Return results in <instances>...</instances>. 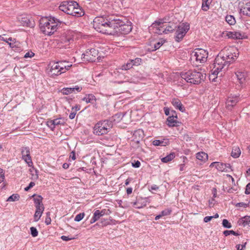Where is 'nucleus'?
Wrapping results in <instances>:
<instances>
[{
	"mask_svg": "<svg viewBox=\"0 0 250 250\" xmlns=\"http://www.w3.org/2000/svg\"><path fill=\"white\" fill-rule=\"evenodd\" d=\"M132 63L129 60L126 63H125L122 66V69L127 70L132 68Z\"/></svg>",
	"mask_w": 250,
	"mask_h": 250,
	"instance_id": "nucleus-41",
	"label": "nucleus"
},
{
	"mask_svg": "<svg viewBox=\"0 0 250 250\" xmlns=\"http://www.w3.org/2000/svg\"><path fill=\"white\" fill-rule=\"evenodd\" d=\"M4 179V171L2 168H0V183L2 182Z\"/></svg>",
	"mask_w": 250,
	"mask_h": 250,
	"instance_id": "nucleus-51",
	"label": "nucleus"
},
{
	"mask_svg": "<svg viewBox=\"0 0 250 250\" xmlns=\"http://www.w3.org/2000/svg\"><path fill=\"white\" fill-rule=\"evenodd\" d=\"M177 27V26L175 24L172 25H168L162 31V32L165 34H167L170 32H172L174 31Z\"/></svg>",
	"mask_w": 250,
	"mask_h": 250,
	"instance_id": "nucleus-25",
	"label": "nucleus"
},
{
	"mask_svg": "<svg viewBox=\"0 0 250 250\" xmlns=\"http://www.w3.org/2000/svg\"><path fill=\"white\" fill-rule=\"evenodd\" d=\"M235 74L240 83H242L245 80V73L244 72L238 71L235 73Z\"/></svg>",
	"mask_w": 250,
	"mask_h": 250,
	"instance_id": "nucleus-27",
	"label": "nucleus"
},
{
	"mask_svg": "<svg viewBox=\"0 0 250 250\" xmlns=\"http://www.w3.org/2000/svg\"><path fill=\"white\" fill-rule=\"evenodd\" d=\"M71 88L70 87L63 88L62 90V92L64 95H68L71 93Z\"/></svg>",
	"mask_w": 250,
	"mask_h": 250,
	"instance_id": "nucleus-52",
	"label": "nucleus"
},
{
	"mask_svg": "<svg viewBox=\"0 0 250 250\" xmlns=\"http://www.w3.org/2000/svg\"><path fill=\"white\" fill-rule=\"evenodd\" d=\"M34 53L32 51H29L25 53V54L24 56V58H32L34 56Z\"/></svg>",
	"mask_w": 250,
	"mask_h": 250,
	"instance_id": "nucleus-56",
	"label": "nucleus"
},
{
	"mask_svg": "<svg viewBox=\"0 0 250 250\" xmlns=\"http://www.w3.org/2000/svg\"><path fill=\"white\" fill-rule=\"evenodd\" d=\"M180 75L182 79H184L187 83L194 84L200 83L206 77L201 72L191 70L181 72Z\"/></svg>",
	"mask_w": 250,
	"mask_h": 250,
	"instance_id": "nucleus-4",
	"label": "nucleus"
},
{
	"mask_svg": "<svg viewBox=\"0 0 250 250\" xmlns=\"http://www.w3.org/2000/svg\"><path fill=\"white\" fill-rule=\"evenodd\" d=\"M208 57V51L202 48H196L192 53V57L195 58L196 61H199L200 63L206 62Z\"/></svg>",
	"mask_w": 250,
	"mask_h": 250,
	"instance_id": "nucleus-8",
	"label": "nucleus"
},
{
	"mask_svg": "<svg viewBox=\"0 0 250 250\" xmlns=\"http://www.w3.org/2000/svg\"><path fill=\"white\" fill-rule=\"evenodd\" d=\"M159 189V187L156 185H152L150 188H149V190L151 191L152 190H157Z\"/></svg>",
	"mask_w": 250,
	"mask_h": 250,
	"instance_id": "nucleus-60",
	"label": "nucleus"
},
{
	"mask_svg": "<svg viewBox=\"0 0 250 250\" xmlns=\"http://www.w3.org/2000/svg\"><path fill=\"white\" fill-rule=\"evenodd\" d=\"M62 22L53 17L42 19L40 22L41 31L45 35L50 36L58 29L59 24Z\"/></svg>",
	"mask_w": 250,
	"mask_h": 250,
	"instance_id": "nucleus-3",
	"label": "nucleus"
},
{
	"mask_svg": "<svg viewBox=\"0 0 250 250\" xmlns=\"http://www.w3.org/2000/svg\"><path fill=\"white\" fill-rule=\"evenodd\" d=\"M240 13L250 17V2L246 3L240 9Z\"/></svg>",
	"mask_w": 250,
	"mask_h": 250,
	"instance_id": "nucleus-17",
	"label": "nucleus"
},
{
	"mask_svg": "<svg viewBox=\"0 0 250 250\" xmlns=\"http://www.w3.org/2000/svg\"><path fill=\"white\" fill-rule=\"evenodd\" d=\"M159 20L161 24L169 22V16H166L163 18L159 19Z\"/></svg>",
	"mask_w": 250,
	"mask_h": 250,
	"instance_id": "nucleus-49",
	"label": "nucleus"
},
{
	"mask_svg": "<svg viewBox=\"0 0 250 250\" xmlns=\"http://www.w3.org/2000/svg\"><path fill=\"white\" fill-rule=\"evenodd\" d=\"M196 158L199 160L205 161L208 159V155L204 152H200L196 154Z\"/></svg>",
	"mask_w": 250,
	"mask_h": 250,
	"instance_id": "nucleus-28",
	"label": "nucleus"
},
{
	"mask_svg": "<svg viewBox=\"0 0 250 250\" xmlns=\"http://www.w3.org/2000/svg\"><path fill=\"white\" fill-rule=\"evenodd\" d=\"M225 36H226L228 38H232L233 39H243L247 38V36L244 33H242L240 32H228L226 31Z\"/></svg>",
	"mask_w": 250,
	"mask_h": 250,
	"instance_id": "nucleus-12",
	"label": "nucleus"
},
{
	"mask_svg": "<svg viewBox=\"0 0 250 250\" xmlns=\"http://www.w3.org/2000/svg\"><path fill=\"white\" fill-rule=\"evenodd\" d=\"M223 234L226 236H227L230 234H232L235 236L239 235V234L238 232L234 231L233 230H226L224 231Z\"/></svg>",
	"mask_w": 250,
	"mask_h": 250,
	"instance_id": "nucleus-39",
	"label": "nucleus"
},
{
	"mask_svg": "<svg viewBox=\"0 0 250 250\" xmlns=\"http://www.w3.org/2000/svg\"><path fill=\"white\" fill-rule=\"evenodd\" d=\"M117 15H110L96 17L93 27L99 32L108 34H127L132 30V26L130 21Z\"/></svg>",
	"mask_w": 250,
	"mask_h": 250,
	"instance_id": "nucleus-1",
	"label": "nucleus"
},
{
	"mask_svg": "<svg viewBox=\"0 0 250 250\" xmlns=\"http://www.w3.org/2000/svg\"><path fill=\"white\" fill-rule=\"evenodd\" d=\"M61 239L63 241H67L73 240L74 239V237H69V236L62 235L61 236Z\"/></svg>",
	"mask_w": 250,
	"mask_h": 250,
	"instance_id": "nucleus-59",
	"label": "nucleus"
},
{
	"mask_svg": "<svg viewBox=\"0 0 250 250\" xmlns=\"http://www.w3.org/2000/svg\"><path fill=\"white\" fill-rule=\"evenodd\" d=\"M214 164H216V168L218 171H221V172H227V169H226V163H220V162H213L211 164L210 167L214 165Z\"/></svg>",
	"mask_w": 250,
	"mask_h": 250,
	"instance_id": "nucleus-21",
	"label": "nucleus"
},
{
	"mask_svg": "<svg viewBox=\"0 0 250 250\" xmlns=\"http://www.w3.org/2000/svg\"><path fill=\"white\" fill-rule=\"evenodd\" d=\"M78 6V3L75 1H64L62 2L59 6V9L65 13L72 16L75 7Z\"/></svg>",
	"mask_w": 250,
	"mask_h": 250,
	"instance_id": "nucleus-7",
	"label": "nucleus"
},
{
	"mask_svg": "<svg viewBox=\"0 0 250 250\" xmlns=\"http://www.w3.org/2000/svg\"><path fill=\"white\" fill-rule=\"evenodd\" d=\"M84 215H85V214L84 212L80 213L77 214L74 218V221L76 222L80 221L81 220H82L83 219Z\"/></svg>",
	"mask_w": 250,
	"mask_h": 250,
	"instance_id": "nucleus-43",
	"label": "nucleus"
},
{
	"mask_svg": "<svg viewBox=\"0 0 250 250\" xmlns=\"http://www.w3.org/2000/svg\"><path fill=\"white\" fill-rule=\"evenodd\" d=\"M5 35H2L0 36V40L4 41L7 42L10 47L14 48L16 45L14 44L15 39H12L11 37L5 38Z\"/></svg>",
	"mask_w": 250,
	"mask_h": 250,
	"instance_id": "nucleus-18",
	"label": "nucleus"
},
{
	"mask_svg": "<svg viewBox=\"0 0 250 250\" xmlns=\"http://www.w3.org/2000/svg\"><path fill=\"white\" fill-rule=\"evenodd\" d=\"M20 199V195L18 194H14L9 196L7 199V201L13 202L18 201Z\"/></svg>",
	"mask_w": 250,
	"mask_h": 250,
	"instance_id": "nucleus-35",
	"label": "nucleus"
},
{
	"mask_svg": "<svg viewBox=\"0 0 250 250\" xmlns=\"http://www.w3.org/2000/svg\"><path fill=\"white\" fill-rule=\"evenodd\" d=\"M171 104L176 109H178L180 111L184 112L185 111L184 106L178 99H172Z\"/></svg>",
	"mask_w": 250,
	"mask_h": 250,
	"instance_id": "nucleus-15",
	"label": "nucleus"
},
{
	"mask_svg": "<svg viewBox=\"0 0 250 250\" xmlns=\"http://www.w3.org/2000/svg\"><path fill=\"white\" fill-rule=\"evenodd\" d=\"M175 156L174 152H171L161 159V161L163 163H167L172 160Z\"/></svg>",
	"mask_w": 250,
	"mask_h": 250,
	"instance_id": "nucleus-26",
	"label": "nucleus"
},
{
	"mask_svg": "<svg viewBox=\"0 0 250 250\" xmlns=\"http://www.w3.org/2000/svg\"><path fill=\"white\" fill-rule=\"evenodd\" d=\"M238 54V50L234 47L222 50L214 60V66L211 70V75H217L226 66L227 67L225 70H227L229 64L237 59Z\"/></svg>",
	"mask_w": 250,
	"mask_h": 250,
	"instance_id": "nucleus-2",
	"label": "nucleus"
},
{
	"mask_svg": "<svg viewBox=\"0 0 250 250\" xmlns=\"http://www.w3.org/2000/svg\"><path fill=\"white\" fill-rule=\"evenodd\" d=\"M81 107L80 105L76 104L75 106L72 107V110H75V112H76L80 110Z\"/></svg>",
	"mask_w": 250,
	"mask_h": 250,
	"instance_id": "nucleus-63",
	"label": "nucleus"
},
{
	"mask_svg": "<svg viewBox=\"0 0 250 250\" xmlns=\"http://www.w3.org/2000/svg\"><path fill=\"white\" fill-rule=\"evenodd\" d=\"M99 210H96L94 212L93 216L91 219L90 223V224H93L97 220H98L100 217H101V216L100 215V214H99Z\"/></svg>",
	"mask_w": 250,
	"mask_h": 250,
	"instance_id": "nucleus-29",
	"label": "nucleus"
},
{
	"mask_svg": "<svg viewBox=\"0 0 250 250\" xmlns=\"http://www.w3.org/2000/svg\"><path fill=\"white\" fill-rule=\"evenodd\" d=\"M212 2L211 0H202V9L204 11H207L210 7V5Z\"/></svg>",
	"mask_w": 250,
	"mask_h": 250,
	"instance_id": "nucleus-24",
	"label": "nucleus"
},
{
	"mask_svg": "<svg viewBox=\"0 0 250 250\" xmlns=\"http://www.w3.org/2000/svg\"><path fill=\"white\" fill-rule=\"evenodd\" d=\"M176 28L175 33V41L177 42H181L189 29V24L187 23H182L179 25Z\"/></svg>",
	"mask_w": 250,
	"mask_h": 250,
	"instance_id": "nucleus-6",
	"label": "nucleus"
},
{
	"mask_svg": "<svg viewBox=\"0 0 250 250\" xmlns=\"http://www.w3.org/2000/svg\"><path fill=\"white\" fill-rule=\"evenodd\" d=\"M133 136L134 137H136L137 136L139 137V139H142L144 137V133L142 129H139L135 131L133 134Z\"/></svg>",
	"mask_w": 250,
	"mask_h": 250,
	"instance_id": "nucleus-36",
	"label": "nucleus"
},
{
	"mask_svg": "<svg viewBox=\"0 0 250 250\" xmlns=\"http://www.w3.org/2000/svg\"><path fill=\"white\" fill-rule=\"evenodd\" d=\"M53 120L48 121L46 123V125L52 130H53L55 127Z\"/></svg>",
	"mask_w": 250,
	"mask_h": 250,
	"instance_id": "nucleus-46",
	"label": "nucleus"
},
{
	"mask_svg": "<svg viewBox=\"0 0 250 250\" xmlns=\"http://www.w3.org/2000/svg\"><path fill=\"white\" fill-rule=\"evenodd\" d=\"M169 143V140L168 139H163L162 140H155L153 141V145L155 146H166L168 145Z\"/></svg>",
	"mask_w": 250,
	"mask_h": 250,
	"instance_id": "nucleus-20",
	"label": "nucleus"
},
{
	"mask_svg": "<svg viewBox=\"0 0 250 250\" xmlns=\"http://www.w3.org/2000/svg\"><path fill=\"white\" fill-rule=\"evenodd\" d=\"M50 72L52 75L59 76L62 74L61 71V68L60 67L59 63L58 62H53L50 69Z\"/></svg>",
	"mask_w": 250,
	"mask_h": 250,
	"instance_id": "nucleus-13",
	"label": "nucleus"
},
{
	"mask_svg": "<svg viewBox=\"0 0 250 250\" xmlns=\"http://www.w3.org/2000/svg\"><path fill=\"white\" fill-rule=\"evenodd\" d=\"M42 213H40L39 212L35 211V213L34 215V219L35 222H37L40 219L42 215Z\"/></svg>",
	"mask_w": 250,
	"mask_h": 250,
	"instance_id": "nucleus-48",
	"label": "nucleus"
},
{
	"mask_svg": "<svg viewBox=\"0 0 250 250\" xmlns=\"http://www.w3.org/2000/svg\"><path fill=\"white\" fill-rule=\"evenodd\" d=\"M213 218V216H206L204 218L205 222L207 223L209 222Z\"/></svg>",
	"mask_w": 250,
	"mask_h": 250,
	"instance_id": "nucleus-64",
	"label": "nucleus"
},
{
	"mask_svg": "<svg viewBox=\"0 0 250 250\" xmlns=\"http://www.w3.org/2000/svg\"><path fill=\"white\" fill-rule=\"evenodd\" d=\"M175 118L177 119V115H173V114H172L167 118V125L168 126L173 127L179 126V122L175 119Z\"/></svg>",
	"mask_w": 250,
	"mask_h": 250,
	"instance_id": "nucleus-14",
	"label": "nucleus"
},
{
	"mask_svg": "<svg viewBox=\"0 0 250 250\" xmlns=\"http://www.w3.org/2000/svg\"><path fill=\"white\" fill-rule=\"evenodd\" d=\"M73 12V13L72 16L76 17H80L84 15V12L83 10L81 8L79 5L77 7H75Z\"/></svg>",
	"mask_w": 250,
	"mask_h": 250,
	"instance_id": "nucleus-19",
	"label": "nucleus"
},
{
	"mask_svg": "<svg viewBox=\"0 0 250 250\" xmlns=\"http://www.w3.org/2000/svg\"><path fill=\"white\" fill-rule=\"evenodd\" d=\"M36 207V211L39 212L40 213H43V211L44 209V207L43 205L42 206H35Z\"/></svg>",
	"mask_w": 250,
	"mask_h": 250,
	"instance_id": "nucleus-53",
	"label": "nucleus"
},
{
	"mask_svg": "<svg viewBox=\"0 0 250 250\" xmlns=\"http://www.w3.org/2000/svg\"><path fill=\"white\" fill-rule=\"evenodd\" d=\"M30 232L32 236L34 237H35L38 235V231L37 229L34 227H32L30 228Z\"/></svg>",
	"mask_w": 250,
	"mask_h": 250,
	"instance_id": "nucleus-44",
	"label": "nucleus"
},
{
	"mask_svg": "<svg viewBox=\"0 0 250 250\" xmlns=\"http://www.w3.org/2000/svg\"><path fill=\"white\" fill-rule=\"evenodd\" d=\"M161 28H162V27L160 26L156 30H155L154 32L158 34H162V33H163L162 32V31H163L164 30Z\"/></svg>",
	"mask_w": 250,
	"mask_h": 250,
	"instance_id": "nucleus-61",
	"label": "nucleus"
},
{
	"mask_svg": "<svg viewBox=\"0 0 250 250\" xmlns=\"http://www.w3.org/2000/svg\"><path fill=\"white\" fill-rule=\"evenodd\" d=\"M240 98L237 95L229 96L226 103V108L229 110H232L233 107L237 104L239 101Z\"/></svg>",
	"mask_w": 250,
	"mask_h": 250,
	"instance_id": "nucleus-11",
	"label": "nucleus"
},
{
	"mask_svg": "<svg viewBox=\"0 0 250 250\" xmlns=\"http://www.w3.org/2000/svg\"><path fill=\"white\" fill-rule=\"evenodd\" d=\"M226 21L229 25H234L236 22L234 17L232 15H227L226 17Z\"/></svg>",
	"mask_w": 250,
	"mask_h": 250,
	"instance_id": "nucleus-33",
	"label": "nucleus"
},
{
	"mask_svg": "<svg viewBox=\"0 0 250 250\" xmlns=\"http://www.w3.org/2000/svg\"><path fill=\"white\" fill-rule=\"evenodd\" d=\"M22 159L28 164L29 167L32 165L33 163L30 156V148L29 147H22L21 148Z\"/></svg>",
	"mask_w": 250,
	"mask_h": 250,
	"instance_id": "nucleus-10",
	"label": "nucleus"
},
{
	"mask_svg": "<svg viewBox=\"0 0 250 250\" xmlns=\"http://www.w3.org/2000/svg\"><path fill=\"white\" fill-rule=\"evenodd\" d=\"M133 206L136 208H141L146 205V201H144L142 203H139V201H136L132 203Z\"/></svg>",
	"mask_w": 250,
	"mask_h": 250,
	"instance_id": "nucleus-32",
	"label": "nucleus"
},
{
	"mask_svg": "<svg viewBox=\"0 0 250 250\" xmlns=\"http://www.w3.org/2000/svg\"><path fill=\"white\" fill-rule=\"evenodd\" d=\"M161 23H160V21L158 20V21H155L149 27V30H152L155 29L156 30L159 26H161Z\"/></svg>",
	"mask_w": 250,
	"mask_h": 250,
	"instance_id": "nucleus-37",
	"label": "nucleus"
},
{
	"mask_svg": "<svg viewBox=\"0 0 250 250\" xmlns=\"http://www.w3.org/2000/svg\"><path fill=\"white\" fill-rule=\"evenodd\" d=\"M141 166V163L140 161H135L134 160L133 162L132 163V166L133 167H135V168H138L140 167Z\"/></svg>",
	"mask_w": 250,
	"mask_h": 250,
	"instance_id": "nucleus-55",
	"label": "nucleus"
},
{
	"mask_svg": "<svg viewBox=\"0 0 250 250\" xmlns=\"http://www.w3.org/2000/svg\"><path fill=\"white\" fill-rule=\"evenodd\" d=\"M83 101H85L86 103H92L93 101H96L95 96L92 94H87L85 97L82 99Z\"/></svg>",
	"mask_w": 250,
	"mask_h": 250,
	"instance_id": "nucleus-23",
	"label": "nucleus"
},
{
	"mask_svg": "<svg viewBox=\"0 0 250 250\" xmlns=\"http://www.w3.org/2000/svg\"><path fill=\"white\" fill-rule=\"evenodd\" d=\"M171 212V209L167 208L162 211L160 214H161V216L163 217L170 214Z\"/></svg>",
	"mask_w": 250,
	"mask_h": 250,
	"instance_id": "nucleus-45",
	"label": "nucleus"
},
{
	"mask_svg": "<svg viewBox=\"0 0 250 250\" xmlns=\"http://www.w3.org/2000/svg\"><path fill=\"white\" fill-rule=\"evenodd\" d=\"M35 185V183L33 182H31L28 186L24 188V190L26 191H28L30 188L33 187Z\"/></svg>",
	"mask_w": 250,
	"mask_h": 250,
	"instance_id": "nucleus-57",
	"label": "nucleus"
},
{
	"mask_svg": "<svg viewBox=\"0 0 250 250\" xmlns=\"http://www.w3.org/2000/svg\"><path fill=\"white\" fill-rule=\"evenodd\" d=\"M236 206L246 208L249 206V203L246 204L243 202H240L236 204Z\"/></svg>",
	"mask_w": 250,
	"mask_h": 250,
	"instance_id": "nucleus-54",
	"label": "nucleus"
},
{
	"mask_svg": "<svg viewBox=\"0 0 250 250\" xmlns=\"http://www.w3.org/2000/svg\"><path fill=\"white\" fill-rule=\"evenodd\" d=\"M113 124L109 120H104L98 122L94 127V133L100 136L107 134L112 128Z\"/></svg>",
	"mask_w": 250,
	"mask_h": 250,
	"instance_id": "nucleus-5",
	"label": "nucleus"
},
{
	"mask_svg": "<svg viewBox=\"0 0 250 250\" xmlns=\"http://www.w3.org/2000/svg\"><path fill=\"white\" fill-rule=\"evenodd\" d=\"M245 193L246 194H249L250 193V183L247 185Z\"/></svg>",
	"mask_w": 250,
	"mask_h": 250,
	"instance_id": "nucleus-62",
	"label": "nucleus"
},
{
	"mask_svg": "<svg viewBox=\"0 0 250 250\" xmlns=\"http://www.w3.org/2000/svg\"><path fill=\"white\" fill-rule=\"evenodd\" d=\"M61 40L62 42L65 43L66 44H68L71 41H73L72 38L70 37L63 36Z\"/></svg>",
	"mask_w": 250,
	"mask_h": 250,
	"instance_id": "nucleus-40",
	"label": "nucleus"
},
{
	"mask_svg": "<svg viewBox=\"0 0 250 250\" xmlns=\"http://www.w3.org/2000/svg\"><path fill=\"white\" fill-rule=\"evenodd\" d=\"M46 217L45 218V223L47 225H50L51 222V219L50 218V212H47L46 213Z\"/></svg>",
	"mask_w": 250,
	"mask_h": 250,
	"instance_id": "nucleus-47",
	"label": "nucleus"
},
{
	"mask_svg": "<svg viewBox=\"0 0 250 250\" xmlns=\"http://www.w3.org/2000/svg\"><path fill=\"white\" fill-rule=\"evenodd\" d=\"M60 65V67L61 68V71L62 73H63V69L64 68H65L66 65L65 64V63L66 62L65 61H58Z\"/></svg>",
	"mask_w": 250,
	"mask_h": 250,
	"instance_id": "nucleus-50",
	"label": "nucleus"
},
{
	"mask_svg": "<svg viewBox=\"0 0 250 250\" xmlns=\"http://www.w3.org/2000/svg\"><path fill=\"white\" fill-rule=\"evenodd\" d=\"M61 119H56L53 120L55 126L60 125H62L63 123L61 121Z\"/></svg>",
	"mask_w": 250,
	"mask_h": 250,
	"instance_id": "nucleus-58",
	"label": "nucleus"
},
{
	"mask_svg": "<svg viewBox=\"0 0 250 250\" xmlns=\"http://www.w3.org/2000/svg\"><path fill=\"white\" fill-rule=\"evenodd\" d=\"M43 198L41 195H37L34 197V201L35 206L43 205L42 203Z\"/></svg>",
	"mask_w": 250,
	"mask_h": 250,
	"instance_id": "nucleus-31",
	"label": "nucleus"
},
{
	"mask_svg": "<svg viewBox=\"0 0 250 250\" xmlns=\"http://www.w3.org/2000/svg\"><path fill=\"white\" fill-rule=\"evenodd\" d=\"M83 55L84 61L90 62H95L99 58L98 51L95 48L87 50Z\"/></svg>",
	"mask_w": 250,
	"mask_h": 250,
	"instance_id": "nucleus-9",
	"label": "nucleus"
},
{
	"mask_svg": "<svg viewBox=\"0 0 250 250\" xmlns=\"http://www.w3.org/2000/svg\"><path fill=\"white\" fill-rule=\"evenodd\" d=\"M21 22L23 25V26H26L30 27L33 26V23H32V21L27 17H21Z\"/></svg>",
	"mask_w": 250,
	"mask_h": 250,
	"instance_id": "nucleus-22",
	"label": "nucleus"
},
{
	"mask_svg": "<svg viewBox=\"0 0 250 250\" xmlns=\"http://www.w3.org/2000/svg\"><path fill=\"white\" fill-rule=\"evenodd\" d=\"M222 226L225 228L230 229L232 226L230 222L227 219H223L222 221Z\"/></svg>",
	"mask_w": 250,
	"mask_h": 250,
	"instance_id": "nucleus-42",
	"label": "nucleus"
},
{
	"mask_svg": "<svg viewBox=\"0 0 250 250\" xmlns=\"http://www.w3.org/2000/svg\"><path fill=\"white\" fill-rule=\"evenodd\" d=\"M129 61L132 63L133 66H138L141 64L142 62V59L141 58H136L135 59H130Z\"/></svg>",
	"mask_w": 250,
	"mask_h": 250,
	"instance_id": "nucleus-38",
	"label": "nucleus"
},
{
	"mask_svg": "<svg viewBox=\"0 0 250 250\" xmlns=\"http://www.w3.org/2000/svg\"><path fill=\"white\" fill-rule=\"evenodd\" d=\"M237 224L239 226L243 227H250V216H245L240 218L237 221Z\"/></svg>",
	"mask_w": 250,
	"mask_h": 250,
	"instance_id": "nucleus-16",
	"label": "nucleus"
},
{
	"mask_svg": "<svg viewBox=\"0 0 250 250\" xmlns=\"http://www.w3.org/2000/svg\"><path fill=\"white\" fill-rule=\"evenodd\" d=\"M166 42V41L163 39H160L159 41L154 44V49H152V51H155L159 49Z\"/></svg>",
	"mask_w": 250,
	"mask_h": 250,
	"instance_id": "nucleus-34",
	"label": "nucleus"
},
{
	"mask_svg": "<svg viewBox=\"0 0 250 250\" xmlns=\"http://www.w3.org/2000/svg\"><path fill=\"white\" fill-rule=\"evenodd\" d=\"M241 154V151L239 147H235L232 148L231 156L233 158H238Z\"/></svg>",
	"mask_w": 250,
	"mask_h": 250,
	"instance_id": "nucleus-30",
	"label": "nucleus"
}]
</instances>
